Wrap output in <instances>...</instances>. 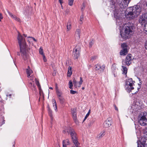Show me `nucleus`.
Here are the masks:
<instances>
[{"mask_svg":"<svg viewBox=\"0 0 147 147\" xmlns=\"http://www.w3.org/2000/svg\"><path fill=\"white\" fill-rule=\"evenodd\" d=\"M142 9V7L139 5L128 7L125 11L126 17L129 19L136 18L140 14Z\"/></svg>","mask_w":147,"mask_h":147,"instance_id":"nucleus-1","label":"nucleus"},{"mask_svg":"<svg viewBox=\"0 0 147 147\" xmlns=\"http://www.w3.org/2000/svg\"><path fill=\"white\" fill-rule=\"evenodd\" d=\"M18 43L20 47V52L22 58L24 60L27 59V55L26 51H28L30 49L27 48L26 44L25 39L18 32L17 37Z\"/></svg>","mask_w":147,"mask_h":147,"instance_id":"nucleus-2","label":"nucleus"},{"mask_svg":"<svg viewBox=\"0 0 147 147\" xmlns=\"http://www.w3.org/2000/svg\"><path fill=\"white\" fill-rule=\"evenodd\" d=\"M133 28L132 25L129 23L124 24L123 29L124 32L121 33L120 34L122 38L125 39L129 38L130 36Z\"/></svg>","mask_w":147,"mask_h":147,"instance_id":"nucleus-3","label":"nucleus"},{"mask_svg":"<svg viewBox=\"0 0 147 147\" xmlns=\"http://www.w3.org/2000/svg\"><path fill=\"white\" fill-rule=\"evenodd\" d=\"M67 131L68 134L70 135L72 142L75 145L71 146V147H79L80 143L78 141L77 134L74 130L70 127L68 129Z\"/></svg>","mask_w":147,"mask_h":147,"instance_id":"nucleus-4","label":"nucleus"},{"mask_svg":"<svg viewBox=\"0 0 147 147\" xmlns=\"http://www.w3.org/2000/svg\"><path fill=\"white\" fill-rule=\"evenodd\" d=\"M138 122L141 125H147V112H142L139 116Z\"/></svg>","mask_w":147,"mask_h":147,"instance_id":"nucleus-5","label":"nucleus"},{"mask_svg":"<svg viewBox=\"0 0 147 147\" xmlns=\"http://www.w3.org/2000/svg\"><path fill=\"white\" fill-rule=\"evenodd\" d=\"M135 82L134 81H132L131 78H129L126 81L125 87L127 89L128 91H129L131 92V90L134 89V88L133 87V85H134V83Z\"/></svg>","mask_w":147,"mask_h":147,"instance_id":"nucleus-6","label":"nucleus"},{"mask_svg":"<svg viewBox=\"0 0 147 147\" xmlns=\"http://www.w3.org/2000/svg\"><path fill=\"white\" fill-rule=\"evenodd\" d=\"M80 51V47L78 45L76 46L74 48L73 53V55L74 59H77L79 57Z\"/></svg>","mask_w":147,"mask_h":147,"instance_id":"nucleus-7","label":"nucleus"},{"mask_svg":"<svg viewBox=\"0 0 147 147\" xmlns=\"http://www.w3.org/2000/svg\"><path fill=\"white\" fill-rule=\"evenodd\" d=\"M139 22L142 25L147 24V17L144 13L140 16Z\"/></svg>","mask_w":147,"mask_h":147,"instance_id":"nucleus-8","label":"nucleus"},{"mask_svg":"<svg viewBox=\"0 0 147 147\" xmlns=\"http://www.w3.org/2000/svg\"><path fill=\"white\" fill-rule=\"evenodd\" d=\"M132 60V59L131 55H128L126 57L125 61H122V65L129 66L131 63V61Z\"/></svg>","mask_w":147,"mask_h":147,"instance_id":"nucleus-9","label":"nucleus"},{"mask_svg":"<svg viewBox=\"0 0 147 147\" xmlns=\"http://www.w3.org/2000/svg\"><path fill=\"white\" fill-rule=\"evenodd\" d=\"M121 47L123 50H122L120 52V55H126L128 52L126 44L125 43L122 44L121 45Z\"/></svg>","mask_w":147,"mask_h":147,"instance_id":"nucleus-10","label":"nucleus"},{"mask_svg":"<svg viewBox=\"0 0 147 147\" xmlns=\"http://www.w3.org/2000/svg\"><path fill=\"white\" fill-rule=\"evenodd\" d=\"M111 119L110 118L107 119V120L105 121L103 123L104 127L105 128L109 127L111 124Z\"/></svg>","mask_w":147,"mask_h":147,"instance_id":"nucleus-11","label":"nucleus"},{"mask_svg":"<svg viewBox=\"0 0 147 147\" xmlns=\"http://www.w3.org/2000/svg\"><path fill=\"white\" fill-rule=\"evenodd\" d=\"M80 30L79 29H77L75 35V38L76 40H78L80 39Z\"/></svg>","mask_w":147,"mask_h":147,"instance_id":"nucleus-12","label":"nucleus"},{"mask_svg":"<svg viewBox=\"0 0 147 147\" xmlns=\"http://www.w3.org/2000/svg\"><path fill=\"white\" fill-rule=\"evenodd\" d=\"M95 66L96 70H97L100 69V71L101 72H103L105 68V66L104 65L101 66L100 65L97 64L95 65Z\"/></svg>","mask_w":147,"mask_h":147,"instance_id":"nucleus-13","label":"nucleus"},{"mask_svg":"<svg viewBox=\"0 0 147 147\" xmlns=\"http://www.w3.org/2000/svg\"><path fill=\"white\" fill-rule=\"evenodd\" d=\"M7 12L9 13V16L13 19H14L15 20L19 22H20V19L16 17L15 15H13L11 13L9 12L8 10H7Z\"/></svg>","mask_w":147,"mask_h":147,"instance_id":"nucleus-14","label":"nucleus"},{"mask_svg":"<svg viewBox=\"0 0 147 147\" xmlns=\"http://www.w3.org/2000/svg\"><path fill=\"white\" fill-rule=\"evenodd\" d=\"M26 72L28 77H29L30 75L33 73L32 71L30 69L29 66H28L27 69H26Z\"/></svg>","mask_w":147,"mask_h":147,"instance_id":"nucleus-15","label":"nucleus"},{"mask_svg":"<svg viewBox=\"0 0 147 147\" xmlns=\"http://www.w3.org/2000/svg\"><path fill=\"white\" fill-rule=\"evenodd\" d=\"M71 21L70 20H69L67 23V31H69L71 28Z\"/></svg>","mask_w":147,"mask_h":147,"instance_id":"nucleus-16","label":"nucleus"},{"mask_svg":"<svg viewBox=\"0 0 147 147\" xmlns=\"http://www.w3.org/2000/svg\"><path fill=\"white\" fill-rule=\"evenodd\" d=\"M48 113L50 115L51 119L52 120H53V117L52 115V111L50 108L49 106H48Z\"/></svg>","mask_w":147,"mask_h":147,"instance_id":"nucleus-17","label":"nucleus"},{"mask_svg":"<svg viewBox=\"0 0 147 147\" xmlns=\"http://www.w3.org/2000/svg\"><path fill=\"white\" fill-rule=\"evenodd\" d=\"M70 142L68 139H66L63 141V145H70Z\"/></svg>","mask_w":147,"mask_h":147,"instance_id":"nucleus-18","label":"nucleus"},{"mask_svg":"<svg viewBox=\"0 0 147 147\" xmlns=\"http://www.w3.org/2000/svg\"><path fill=\"white\" fill-rule=\"evenodd\" d=\"M125 3L123 4L122 5L123 7H125L127 6L128 4L129 3L131 0H123Z\"/></svg>","mask_w":147,"mask_h":147,"instance_id":"nucleus-19","label":"nucleus"},{"mask_svg":"<svg viewBox=\"0 0 147 147\" xmlns=\"http://www.w3.org/2000/svg\"><path fill=\"white\" fill-rule=\"evenodd\" d=\"M72 68L71 66H69L68 68V71L67 72L68 76H70L72 74Z\"/></svg>","mask_w":147,"mask_h":147,"instance_id":"nucleus-20","label":"nucleus"},{"mask_svg":"<svg viewBox=\"0 0 147 147\" xmlns=\"http://www.w3.org/2000/svg\"><path fill=\"white\" fill-rule=\"evenodd\" d=\"M72 117H73V119L74 121V122L76 123H78V121L77 120V115L76 113H74L73 114H72Z\"/></svg>","mask_w":147,"mask_h":147,"instance_id":"nucleus-21","label":"nucleus"},{"mask_svg":"<svg viewBox=\"0 0 147 147\" xmlns=\"http://www.w3.org/2000/svg\"><path fill=\"white\" fill-rule=\"evenodd\" d=\"M52 102L53 104V106L55 111H57V107L56 101L55 99H53Z\"/></svg>","mask_w":147,"mask_h":147,"instance_id":"nucleus-22","label":"nucleus"},{"mask_svg":"<svg viewBox=\"0 0 147 147\" xmlns=\"http://www.w3.org/2000/svg\"><path fill=\"white\" fill-rule=\"evenodd\" d=\"M125 65H123L122 66L123 68V73L126 74L127 72V69L126 67L125 66Z\"/></svg>","mask_w":147,"mask_h":147,"instance_id":"nucleus-23","label":"nucleus"},{"mask_svg":"<svg viewBox=\"0 0 147 147\" xmlns=\"http://www.w3.org/2000/svg\"><path fill=\"white\" fill-rule=\"evenodd\" d=\"M114 17L116 19H118L119 17V15L118 13V11L117 10H115L114 12Z\"/></svg>","mask_w":147,"mask_h":147,"instance_id":"nucleus-24","label":"nucleus"},{"mask_svg":"<svg viewBox=\"0 0 147 147\" xmlns=\"http://www.w3.org/2000/svg\"><path fill=\"white\" fill-rule=\"evenodd\" d=\"M73 82L74 85V86L76 88H77L78 86V83L76 81V80L74 78L73 80Z\"/></svg>","mask_w":147,"mask_h":147,"instance_id":"nucleus-25","label":"nucleus"},{"mask_svg":"<svg viewBox=\"0 0 147 147\" xmlns=\"http://www.w3.org/2000/svg\"><path fill=\"white\" fill-rule=\"evenodd\" d=\"M56 91L58 98L62 96V93L61 92L59 91L58 89L56 90Z\"/></svg>","mask_w":147,"mask_h":147,"instance_id":"nucleus-26","label":"nucleus"},{"mask_svg":"<svg viewBox=\"0 0 147 147\" xmlns=\"http://www.w3.org/2000/svg\"><path fill=\"white\" fill-rule=\"evenodd\" d=\"M35 82L36 84L38 87L39 90H40L41 89L40 85L39 83V81L37 80L36 78L35 79Z\"/></svg>","mask_w":147,"mask_h":147,"instance_id":"nucleus-27","label":"nucleus"},{"mask_svg":"<svg viewBox=\"0 0 147 147\" xmlns=\"http://www.w3.org/2000/svg\"><path fill=\"white\" fill-rule=\"evenodd\" d=\"M105 135V131H103L98 135L99 138H102Z\"/></svg>","mask_w":147,"mask_h":147,"instance_id":"nucleus-28","label":"nucleus"},{"mask_svg":"<svg viewBox=\"0 0 147 147\" xmlns=\"http://www.w3.org/2000/svg\"><path fill=\"white\" fill-rule=\"evenodd\" d=\"M80 81L78 83V86L79 87H80L81 85L82 84L83 82V80H82V78L81 77L80 78Z\"/></svg>","mask_w":147,"mask_h":147,"instance_id":"nucleus-29","label":"nucleus"},{"mask_svg":"<svg viewBox=\"0 0 147 147\" xmlns=\"http://www.w3.org/2000/svg\"><path fill=\"white\" fill-rule=\"evenodd\" d=\"M69 87L70 89H73V84L71 80H70L69 81Z\"/></svg>","mask_w":147,"mask_h":147,"instance_id":"nucleus-30","label":"nucleus"},{"mask_svg":"<svg viewBox=\"0 0 147 147\" xmlns=\"http://www.w3.org/2000/svg\"><path fill=\"white\" fill-rule=\"evenodd\" d=\"M58 98L61 103H63L64 102V98L62 96L59 97Z\"/></svg>","mask_w":147,"mask_h":147,"instance_id":"nucleus-31","label":"nucleus"},{"mask_svg":"<svg viewBox=\"0 0 147 147\" xmlns=\"http://www.w3.org/2000/svg\"><path fill=\"white\" fill-rule=\"evenodd\" d=\"M74 0H69L68 4L70 6H72L73 5Z\"/></svg>","mask_w":147,"mask_h":147,"instance_id":"nucleus-32","label":"nucleus"},{"mask_svg":"<svg viewBox=\"0 0 147 147\" xmlns=\"http://www.w3.org/2000/svg\"><path fill=\"white\" fill-rule=\"evenodd\" d=\"M39 51V53L40 54L42 55H44L43 50L41 47H40V48Z\"/></svg>","mask_w":147,"mask_h":147,"instance_id":"nucleus-33","label":"nucleus"},{"mask_svg":"<svg viewBox=\"0 0 147 147\" xmlns=\"http://www.w3.org/2000/svg\"><path fill=\"white\" fill-rule=\"evenodd\" d=\"M71 113H76V110L75 109H71Z\"/></svg>","mask_w":147,"mask_h":147,"instance_id":"nucleus-34","label":"nucleus"},{"mask_svg":"<svg viewBox=\"0 0 147 147\" xmlns=\"http://www.w3.org/2000/svg\"><path fill=\"white\" fill-rule=\"evenodd\" d=\"M84 17L83 16H81L80 17V22H79L80 24H82V21L83 20Z\"/></svg>","mask_w":147,"mask_h":147,"instance_id":"nucleus-35","label":"nucleus"},{"mask_svg":"<svg viewBox=\"0 0 147 147\" xmlns=\"http://www.w3.org/2000/svg\"><path fill=\"white\" fill-rule=\"evenodd\" d=\"M97 57L96 56H94L91 57V60L93 61V60L96 59L97 58Z\"/></svg>","mask_w":147,"mask_h":147,"instance_id":"nucleus-36","label":"nucleus"},{"mask_svg":"<svg viewBox=\"0 0 147 147\" xmlns=\"http://www.w3.org/2000/svg\"><path fill=\"white\" fill-rule=\"evenodd\" d=\"M94 43V42H93V40L90 42L89 44V47H91Z\"/></svg>","mask_w":147,"mask_h":147,"instance_id":"nucleus-37","label":"nucleus"},{"mask_svg":"<svg viewBox=\"0 0 147 147\" xmlns=\"http://www.w3.org/2000/svg\"><path fill=\"white\" fill-rule=\"evenodd\" d=\"M70 93L71 94H74L76 93V92L73 90H70Z\"/></svg>","mask_w":147,"mask_h":147,"instance_id":"nucleus-38","label":"nucleus"},{"mask_svg":"<svg viewBox=\"0 0 147 147\" xmlns=\"http://www.w3.org/2000/svg\"><path fill=\"white\" fill-rule=\"evenodd\" d=\"M114 107L115 108V109L116 110L117 112L118 111V109L117 107H116V105H114Z\"/></svg>","mask_w":147,"mask_h":147,"instance_id":"nucleus-39","label":"nucleus"},{"mask_svg":"<svg viewBox=\"0 0 147 147\" xmlns=\"http://www.w3.org/2000/svg\"><path fill=\"white\" fill-rule=\"evenodd\" d=\"M89 115L88 114H87L86 115L85 118H84V121H84L88 117V116Z\"/></svg>","mask_w":147,"mask_h":147,"instance_id":"nucleus-40","label":"nucleus"},{"mask_svg":"<svg viewBox=\"0 0 147 147\" xmlns=\"http://www.w3.org/2000/svg\"><path fill=\"white\" fill-rule=\"evenodd\" d=\"M28 38H31V39H32L34 41H35V42H36L37 41V40L34 37H28Z\"/></svg>","mask_w":147,"mask_h":147,"instance_id":"nucleus-41","label":"nucleus"},{"mask_svg":"<svg viewBox=\"0 0 147 147\" xmlns=\"http://www.w3.org/2000/svg\"><path fill=\"white\" fill-rule=\"evenodd\" d=\"M3 18L2 15L1 13H0V21H1V20Z\"/></svg>","mask_w":147,"mask_h":147,"instance_id":"nucleus-42","label":"nucleus"},{"mask_svg":"<svg viewBox=\"0 0 147 147\" xmlns=\"http://www.w3.org/2000/svg\"><path fill=\"white\" fill-rule=\"evenodd\" d=\"M34 84L32 82H30L29 84V85L30 86H34Z\"/></svg>","mask_w":147,"mask_h":147,"instance_id":"nucleus-43","label":"nucleus"},{"mask_svg":"<svg viewBox=\"0 0 147 147\" xmlns=\"http://www.w3.org/2000/svg\"><path fill=\"white\" fill-rule=\"evenodd\" d=\"M43 59L45 62H46V61L47 60L45 58V56L44 55H43Z\"/></svg>","mask_w":147,"mask_h":147,"instance_id":"nucleus-44","label":"nucleus"},{"mask_svg":"<svg viewBox=\"0 0 147 147\" xmlns=\"http://www.w3.org/2000/svg\"><path fill=\"white\" fill-rule=\"evenodd\" d=\"M145 49L147 50V41L145 44Z\"/></svg>","mask_w":147,"mask_h":147,"instance_id":"nucleus-45","label":"nucleus"},{"mask_svg":"<svg viewBox=\"0 0 147 147\" xmlns=\"http://www.w3.org/2000/svg\"><path fill=\"white\" fill-rule=\"evenodd\" d=\"M144 131L145 132L146 134L147 135V127L145 128Z\"/></svg>","mask_w":147,"mask_h":147,"instance_id":"nucleus-46","label":"nucleus"},{"mask_svg":"<svg viewBox=\"0 0 147 147\" xmlns=\"http://www.w3.org/2000/svg\"><path fill=\"white\" fill-rule=\"evenodd\" d=\"M138 90L136 92H133V93H132V94H136V93L137 92H138Z\"/></svg>","mask_w":147,"mask_h":147,"instance_id":"nucleus-47","label":"nucleus"},{"mask_svg":"<svg viewBox=\"0 0 147 147\" xmlns=\"http://www.w3.org/2000/svg\"><path fill=\"white\" fill-rule=\"evenodd\" d=\"M31 38H30V39H28V42H29V43H30V40L31 41Z\"/></svg>","mask_w":147,"mask_h":147,"instance_id":"nucleus-48","label":"nucleus"},{"mask_svg":"<svg viewBox=\"0 0 147 147\" xmlns=\"http://www.w3.org/2000/svg\"><path fill=\"white\" fill-rule=\"evenodd\" d=\"M62 0H59V2L61 4L62 3Z\"/></svg>","mask_w":147,"mask_h":147,"instance_id":"nucleus-49","label":"nucleus"},{"mask_svg":"<svg viewBox=\"0 0 147 147\" xmlns=\"http://www.w3.org/2000/svg\"><path fill=\"white\" fill-rule=\"evenodd\" d=\"M17 55H20V53L19 52H18L17 53Z\"/></svg>","mask_w":147,"mask_h":147,"instance_id":"nucleus-50","label":"nucleus"},{"mask_svg":"<svg viewBox=\"0 0 147 147\" xmlns=\"http://www.w3.org/2000/svg\"><path fill=\"white\" fill-rule=\"evenodd\" d=\"M63 147H67V145H63Z\"/></svg>","mask_w":147,"mask_h":147,"instance_id":"nucleus-51","label":"nucleus"},{"mask_svg":"<svg viewBox=\"0 0 147 147\" xmlns=\"http://www.w3.org/2000/svg\"><path fill=\"white\" fill-rule=\"evenodd\" d=\"M90 113V110H89V111L88 112V113L87 114H88L89 115Z\"/></svg>","mask_w":147,"mask_h":147,"instance_id":"nucleus-52","label":"nucleus"},{"mask_svg":"<svg viewBox=\"0 0 147 147\" xmlns=\"http://www.w3.org/2000/svg\"><path fill=\"white\" fill-rule=\"evenodd\" d=\"M82 89L83 90H84V87H82Z\"/></svg>","mask_w":147,"mask_h":147,"instance_id":"nucleus-53","label":"nucleus"},{"mask_svg":"<svg viewBox=\"0 0 147 147\" xmlns=\"http://www.w3.org/2000/svg\"><path fill=\"white\" fill-rule=\"evenodd\" d=\"M49 88L51 89H52V90L53 89V88L52 87H50Z\"/></svg>","mask_w":147,"mask_h":147,"instance_id":"nucleus-54","label":"nucleus"},{"mask_svg":"<svg viewBox=\"0 0 147 147\" xmlns=\"http://www.w3.org/2000/svg\"><path fill=\"white\" fill-rule=\"evenodd\" d=\"M24 35L25 37H26V34H24Z\"/></svg>","mask_w":147,"mask_h":147,"instance_id":"nucleus-55","label":"nucleus"},{"mask_svg":"<svg viewBox=\"0 0 147 147\" xmlns=\"http://www.w3.org/2000/svg\"><path fill=\"white\" fill-rule=\"evenodd\" d=\"M83 9H84V8H83V7H82V10H83Z\"/></svg>","mask_w":147,"mask_h":147,"instance_id":"nucleus-56","label":"nucleus"},{"mask_svg":"<svg viewBox=\"0 0 147 147\" xmlns=\"http://www.w3.org/2000/svg\"><path fill=\"white\" fill-rule=\"evenodd\" d=\"M41 92H40V94L41 95Z\"/></svg>","mask_w":147,"mask_h":147,"instance_id":"nucleus-57","label":"nucleus"},{"mask_svg":"<svg viewBox=\"0 0 147 147\" xmlns=\"http://www.w3.org/2000/svg\"><path fill=\"white\" fill-rule=\"evenodd\" d=\"M93 121L92 122H91V123H90V124L93 123Z\"/></svg>","mask_w":147,"mask_h":147,"instance_id":"nucleus-58","label":"nucleus"},{"mask_svg":"<svg viewBox=\"0 0 147 147\" xmlns=\"http://www.w3.org/2000/svg\"><path fill=\"white\" fill-rule=\"evenodd\" d=\"M146 6H147V3H146Z\"/></svg>","mask_w":147,"mask_h":147,"instance_id":"nucleus-59","label":"nucleus"},{"mask_svg":"<svg viewBox=\"0 0 147 147\" xmlns=\"http://www.w3.org/2000/svg\"><path fill=\"white\" fill-rule=\"evenodd\" d=\"M83 5H84V3H83Z\"/></svg>","mask_w":147,"mask_h":147,"instance_id":"nucleus-60","label":"nucleus"}]
</instances>
